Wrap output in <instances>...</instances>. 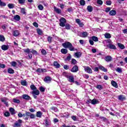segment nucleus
<instances>
[{"label":"nucleus","instance_id":"nucleus-26","mask_svg":"<svg viewBox=\"0 0 127 127\" xmlns=\"http://www.w3.org/2000/svg\"><path fill=\"white\" fill-rule=\"evenodd\" d=\"M8 73L9 74H14V70L11 68H9L7 70Z\"/></svg>","mask_w":127,"mask_h":127},{"label":"nucleus","instance_id":"nucleus-10","mask_svg":"<svg viewBox=\"0 0 127 127\" xmlns=\"http://www.w3.org/2000/svg\"><path fill=\"white\" fill-rule=\"evenodd\" d=\"M74 56L76 58H80V57L82 56V53L79 52H77L74 54Z\"/></svg>","mask_w":127,"mask_h":127},{"label":"nucleus","instance_id":"nucleus-24","mask_svg":"<svg viewBox=\"0 0 127 127\" xmlns=\"http://www.w3.org/2000/svg\"><path fill=\"white\" fill-rule=\"evenodd\" d=\"M9 112L11 115H15V110L12 108H9Z\"/></svg>","mask_w":127,"mask_h":127},{"label":"nucleus","instance_id":"nucleus-61","mask_svg":"<svg viewBox=\"0 0 127 127\" xmlns=\"http://www.w3.org/2000/svg\"><path fill=\"white\" fill-rule=\"evenodd\" d=\"M35 117V115L31 113V114L30 115V119H34Z\"/></svg>","mask_w":127,"mask_h":127},{"label":"nucleus","instance_id":"nucleus-42","mask_svg":"<svg viewBox=\"0 0 127 127\" xmlns=\"http://www.w3.org/2000/svg\"><path fill=\"white\" fill-rule=\"evenodd\" d=\"M7 6L9 8H13L14 7V4L13 3H9Z\"/></svg>","mask_w":127,"mask_h":127},{"label":"nucleus","instance_id":"nucleus-16","mask_svg":"<svg viewBox=\"0 0 127 127\" xmlns=\"http://www.w3.org/2000/svg\"><path fill=\"white\" fill-rule=\"evenodd\" d=\"M1 48L2 50L5 51L6 50H7L8 48H9V46L8 45H3L1 46Z\"/></svg>","mask_w":127,"mask_h":127},{"label":"nucleus","instance_id":"nucleus-28","mask_svg":"<svg viewBox=\"0 0 127 127\" xmlns=\"http://www.w3.org/2000/svg\"><path fill=\"white\" fill-rule=\"evenodd\" d=\"M13 35L14 36H18V35H19V31H18V30L14 31Z\"/></svg>","mask_w":127,"mask_h":127},{"label":"nucleus","instance_id":"nucleus-5","mask_svg":"<svg viewBox=\"0 0 127 127\" xmlns=\"http://www.w3.org/2000/svg\"><path fill=\"white\" fill-rule=\"evenodd\" d=\"M84 70L85 72H87V73H88L89 74H92L93 72L92 69L89 66H85Z\"/></svg>","mask_w":127,"mask_h":127},{"label":"nucleus","instance_id":"nucleus-27","mask_svg":"<svg viewBox=\"0 0 127 127\" xmlns=\"http://www.w3.org/2000/svg\"><path fill=\"white\" fill-rule=\"evenodd\" d=\"M37 32L39 35H42V34H43V31L39 28L37 29Z\"/></svg>","mask_w":127,"mask_h":127},{"label":"nucleus","instance_id":"nucleus-37","mask_svg":"<svg viewBox=\"0 0 127 127\" xmlns=\"http://www.w3.org/2000/svg\"><path fill=\"white\" fill-rule=\"evenodd\" d=\"M118 45L119 46V48L121 49H125V46L121 43H118Z\"/></svg>","mask_w":127,"mask_h":127},{"label":"nucleus","instance_id":"nucleus-20","mask_svg":"<svg viewBox=\"0 0 127 127\" xmlns=\"http://www.w3.org/2000/svg\"><path fill=\"white\" fill-rule=\"evenodd\" d=\"M54 10L57 13H58V14H60V13L62 12L61 9L56 7H54Z\"/></svg>","mask_w":127,"mask_h":127},{"label":"nucleus","instance_id":"nucleus-13","mask_svg":"<svg viewBox=\"0 0 127 127\" xmlns=\"http://www.w3.org/2000/svg\"><path fill=\"white\" fill-rule=\"evenodd\" d=\"M32 95H36V96H38L39 94H40V92L39 90L35 89L32 91Z\"/></svg>","mask_w":127,"mask_h":127},{"label":"nucleus","instance_id":"nucleus-55","mask_svg":"<svg viewBox=\"0 0 127 127\" xmlns=\"http://www.w3.org/2000/svg\"><path fill=\"white\" fill-rule=\"evenodd\" d=\"M63 75V76H64V77H65L67 78H68V77L69 76V74H68V73H66V72H64Z\"/></svg>","mask_w":127,"mask_h":127},{"label":"nucleus","instance_id":"nucleus-64","mask_svg":"<svg viewBox=\"0 0 127 127\" xmlns=\"http://www.w3.org/2000/svg\"><path fill=\"white\" fill-rule=\"evenodd\" d=\"M89 42L91 45H94V41H93V40H89Z\"/></svg>","mask_w":127,"mask_h":127},{"label":"nucleus","instance_id":"nucleus-52","mask_svg":"<svg viewBox=\"0 0 127 127\" xmlns=\"http://www.w3.org/2000/svg\"><path fill=\"white\" fill-rule=\"evenodd\" d=\"M5 40V38H4V37L3 36H0V41H2V42H3Z\"/></svg>","mask_w":127,"mask_h":127},{"label":"nucleus","instance_id":"nucleus-45","mask_svg":"<svg viewBox=\"0 0 127 127\" xmlns=\"http://www.w3.org/2000/svg\"><path fill=\"white\" fill-rule=\"evenodd\" d=\"M64 26L65 27V29L69 30L71 28V26L68 23L66 24Z\"/></svg>","mask_w":127,"mask_h":127},{"label":"nucleus","instance_id":"nucleus-47","mask_svg":"<svg viewBox=\"0 0 127 127\" xmlns=\"http://www.w3.org/2000/svg\"><path fill=\"white\" fill-rule=\"evenodd\" d=\"M51 110H52V111H54V112H58V108H57V107H51Z\"/></svg>","mask_w":127,"mask_h":127},{"label":"nucleus","instance_id":"nucleus-8","mask_svg":"<svg viewBox=\"0 0 127 127\" xmlns=\"http://www.w3.org/2000/svg\"><path fill=\"white\" fill-rule=\"evenodd\" d=\"M75 22L77 23L78 25H79L80 27H83V26H84V24L80 21V19H76L75 20Z\"/></svg>","mask_w":127,"mask_h":127},{"label":"nucleus","instance_id":"nucleus-39","mask_svg":"<svg viewBox=\"0 0 127 127\" xmlns=\"http://www.w3.org/2000/svg\"><path fill=\"white\" fill-rule=\"evenodd\" d=\"M53 38L51 36L48 37L47 40L49 43H51L52 42Z\"/></svg>","mask_w":127,"mask_h":127},{"label":"nucleus","instance_id":"nucleus-18","mask_svg":"<svg viewBox=\"0 0 127 127\" xmlns=\"http://www.w3.org/2000/svg\"><path fill=\"white\" fill-rule=\"evenodd\" d=\"M99 68L100 69V70L103 71V72H107L108 71V69L107 68H105V67H104L102 65H99Z\"/></svg>","mask_w":127,"mask_h":127},{"label":"nucleus","instance_id":"nucleus-51","mask_svg":"<svg viewBox=\"0 0 127 127\" xmlns=\"http://www.w3.org/2000/svg\"><path fill=\"white\" fill-rule=\"evenodd\" d=\"M0 5L1 6H5V5H6V3L1 1V0H0Z\"/></svg>","mask_w":127,"mask_h":127},{"label":"nucleus","instance_id":"nucleus-14","mask_svg":"<svg viewBox=\"0 0 127 127\" xmlns=\"http://www.w3.org/2000/svg\"><path fill=\"white\" fill-rule=\"evenodd\" d=\"M19 9L21 10L20 12L21 13H22V14H24L25 15H26V9H25V8L19 7Z\"/></svg>","mask_w":127,"mask_h":127},{"label":"nucleus","instance_id":"nucleus-23","mask_svg":"<svg viewBox=\"0 0 127 127\" xmlns=\"http://www.w3.org/2000/svg\"><path fill=\"white\" fill-rule=\"evenodd\" d=\"M36 71L37 72H39L40 73H44L45 72H46V69L42 68H38Z\"/></svg>","mask_w":127,"mask_h":127},{"label":"nucleus","instance_id":"nucleus-3","mask_svg":"<svg viewBox=\"0 0 127 127\" xmlns=\"http://www.w3.org/2000/svg\"><path fill=\"white\" fill-rule=\"evenodd\" d=\"M66 22H67V20H66V19H65L63 17H62L60 19V25L62 27H64V26H65Z\"/></svg>","mask_w":127,"mask_h":127},{"label":"nucleus","instance_id":"nucleus-44","mask_svg":"<svg viewBox=\"0 0 127 127\" xmlns=\"http://www.w3.org/2000/svg\"><path fill=\"white\" fill-rule=\"evenodd\" d=\"M116 71L118 72V73H122V72H123V68L117 67V68L116 69Z\"/></svg>","mask_w":127,"mask_h":127},{"label":"nucleus","instance_id":"nucleus-2","mask_svg":"<svg viewBox=\"0 0 127 127\" xmlns=\"http://www.w3.org/2000/svg\"><path fill=\"white\" fill-rule=\"evenodd\" d=\"M23 51L25 53H27V54H29V53H32V54H34L35 55H37V54H38L37 51L35 50L29 49V48L23 49Z\"/></svg>","mask_w":127,"mask_h":127},{"label":"nucleus","instance_id":"nucleus-50","mask_svg":"<svg viewBox=\"0 0 127 127\" xmlns=\"http://www.w3.org/2000/svg\"><path fill=\"white\" fill-rule=\"evenodd\" d=\"M11 66H12V67H15V66H16V65H17V63L15 62H12L11 63Z\"/></svg>","mask_w":127,"mask_h":127},{"label":"nucleus","instance_id":"nucleus-40","mask_svg":"<svg viewBox=\"0 0 127 127\" xmlns=\"http://www.w3.org/2000/svg\"><path fill=\"white\" fill-rule=\"evenodd\" d=\"M38 9H39V10H43L44 7L43 6V5H42L41 4H39L38 6Z\"/></svg>","mask_w":127,"mask_h":127},{"label":"nucleus","instance_id":"nucleus-12","mask_svg":"<svg viewBox=\"0 0 127 127\" xmlns=\"http://www.w3.org/2000/svg\"><path fill=\"white\" fill-rule=\"evenodd\" d=\"M68 82H70L71 83H73L74 82V77L73 75H69L68 77H67Z\"/></svg>","mask_w":127,"mask_h":127},{"label":"nucleus","instance_id":"nucleus-53","mask_svg":"<svg viewBox=\"0 0 127 127\" xmlns=\"http://www.w3.org/2000/svg\"><path fill=\"white\" fill-rule=\"evenodd\" d=\"M27 59L28 60L32 59V54H30V53L28 54V57H27Z\"/></svg>","mask_w":127,"mask_h":127},{"label":"nucleus","instance_id":"nucleus-58","mask_svg":"<svg viewBox=\"0 0 127 127\" xmlns=\"http://www.w3.org/2000/svg\"><path fill=\"white\" fill-rule=\"evenodd\" d=\"M40 91L41 92H45V88H44L43 87L41 86L40 87Z\"/></svg>","mask_w":127,"mask_h":127},{"label":"nucleus","instance_id":"nucleus-6","mask_svg":"<svg viewBox=\"0 0 127 127\" xmlns=\"http://www.w3.org/2000/svg\"><path fill=\"white\" fill-rule=\"evenodd\" d=\"M107 47L110 49H113L114 50H116V49H117L116 46L113 44H109L107 45Z\"/></svg>","mask_w":127,"mask_h":127},{"label":"nucleus","instance_id":"nucleus-46","mask_svg":"<svg viewBox=\"0 0 127 127\" xmlns=\"http://www.w3.org/2000/svg\"><path fill=\"white\" fill-rule=\"evenodd\" d=\"M80 5H85V4L86 3V1H85L84 0H81L79 1Z\"/></svg>","mask_w":127,"mask_h":127},{"label":"nucleus","instance_id":"nucleus-35","mask_svg":"<svg viewBox=\"0 0 127 127\" xmlns=\"http://www.w3.org/2000/svg\"><path fill=\"white\" fill-rule=\"evenodd\" d=\"M61 52H62L63 54H67V52H68V51L66 49H62L61 50Z\"/></svg>","mask_w":127,"mask_h":127},{"label":"nucleus","instance_id":"nucleus-9","mask_svg":"<svg viewBox=\"0 0 127 127\" xmlns=\"http://www.w3.org/2000/svg\"><path fill=\"white\" fill-rule=\"evenodd\" d=\"M22 98L24 99V100H26V101H29L30 99V96H29L27 94H23L22 96Z\"/></svg>","mask_w":127,"mask_h":127},{"label":"nucleus","instance_id":"nucleus-7","mask_svg":"<svg viewBox=\"0 0 127 127\" xmlns=\"http://www.w3.org/2000/svg\"><path fill=\"white\" fill-rule=\"evenodd\" d=\"M78 70H79V67L77 65H74L72 68L71 69V71L73 73H76V72H78Z\"/></svg>","mask_w":127,"mask_h":127},{"label":"nucleus","instance_id":"nucleus-63","mask_svg":"<svg viewBox=\"0 0 127 127\" xmlns=\"http://www.w3.org/2000/svg\"><path fill=\"white\" fill-rule=\"evenodd\" d=\"M2 102L4 103L5 106H6L7 107H8V103H7V102L5 101V100H2Z\"/></svg>","mask_w":127,"mask_h":127},{"label":"nucleus","instance_id":"nucleus-19","mask_svg":"<svg viewBox=\"0 0 127 127\" xmlns=\"http://www.w3.org/2000/svg\"><path fill=\"white\" fill-rule=\"evenodd\" d=\"M44 81L46 83H50V82H51V78L49 76L46 77L44 79Z\"/></svg>","mask_w":127,"mask_h":127},{"label":"nucleus","instance_id":"nucleus-49","mask_svg":"<svg viewBox=\"0 0 127 127\" xmlns=\"http://www.w3.org/2000/svg\"><path fill=\"white\" fill-rule=\"evenodd\" d=\"M96 88L98 90H103V86L102 85H97Z\"/></svg>","mask_w":127,"mask_h":127},{"label":"nucleus","instance_id":"nucleus-59","mask_svg":"<svg viewBox=\"0 0 127 127\" xmlns=\"http://www.w3.org/2000/svg\"><path fill=\"white\" fill-rule=\"evenodd\" d=\"M41 53L42 54H43V55H46V51H45V50H42Z\"/></svg>","mask_w":127,"mask_h":127},{"label":"nucleus","instance_id":"nucleus-57","mask_svg":"<svg viewBox=\"0 0 127 127\" xmlns=\"http://www.w3.org/2000/svg\"><path fill=\"white\" fill-rule=\"evenodd\" d=\"M97 2L98 4H100L101 5L103 4V1H102V0H97Z\"/></svg>","mask_w":127,"mask_h":127},{"label":"nucleus","instance_id":"nucleus-62","mask_svg":"<svg viewBox=\"0 0 127 127\" xmlns=\"http://www.w3.org/2000/svg\"><path fill=\"white\" fill-rule=\"evenodd\" d=\"M71 59V55H69L66 58V60L69 61Z\"/></svg>","mask_w":127,"mask_h":127},{"label":"nucleus","instance_id":"nucleus-11","mask_svg":"<svg viewBox=\"0 0 127 127\" xmlns=\"http://www.w3.org/2000/svg\"><path fill=\"white\" fill-rule=\"evenodd\" d=\"M118 100L119 101H125L126 100V96L123 95H120L118 96Z\"/></svg>","mask_w":127,"mask_h":127},{"label":"nucleus","instance_id":"nucleus-29","mask_svg":"<svg viewBox=\"0 0 127 127\" xmlns=\"http://www.w3.org/2000/svg\"><path fill=\"white\" fill-rule=\"evenodd\" d=\"M91 39L92 40H93V41H95V42H97V41H99V39H98V37L96 36H92L91 37Z\"/></svg>","mask_w":127,"mask_h":127},{"label":"nucleus","instance_id":"nucleus-21","mask_svg":"<svg viewBox=\"0 0 127 127\" xmlns=\"http://www.w3.org/2000/svg\"><path fill=\"white\" fill-rule=\"evenodd\" d=\"M111 84L113 87H115V88H118L119 86H118V83L114 80H112L111 81Z\"/></svg>","mask_w":127,"mask_h":127},{"label":"nucleus","instance_id":"nucleus-15","mask_svg":"<svg viewBox=\"0 0 127 127\" xmlns=\"http://www.w3.org/2000/svg\"><path fill=\"white\" fill-rule=\"evenodd\" d=\"M99 103H100V102H99V100L96 99H94L92 100V101H91L92 105H97V104H99Z\"/></svg>","mask_w":127,"mask_h":127},{"label":"nucleus","instance_id":"nucleus-54","mask_svg":"<svg viewBox=\"0 0 127 127\" xmlns=\"http://www.w3.org/2000/svg\"><path fill=\"white\" fill-rule=\"evenodd\" d=\"M4 116L5 117H9L10 116V114L8 112H6L4 113Z\"/></svg>","mask_w":127,"mask_h":127},{"label":"nucleus","instance_id":"nucleus-1","mask_svg":"<svg viewBox=\"0 0 127 127\" xmlns=\"http://www.w3.org/2000/svg\"><path fill=\"white\" fill-rule=\"evenodd\" d=\"M62 46L64 48H68L70 51H75V50L77 51V49H75V48H74V47L73 46V45H72V44H71V43H70L69 42H65L64 43L62 44Z\"/></svg>","mask_w":127,"mask_h":127},{"label":"nucleus","instance_id":"nucleus-60","mask_svg":"<svg viewBox=\"0 0 127 127\" xmlns=\"http://www.w3.org/2000/svg\"><path fill=\"white\" fill-rule=\"evenodd\" d=\"M25 114H26V117H30V115H31V113L27 112L25 113Z\"/></svg>","mask_w":127,"mask_h":127},{"label":"nucleus","instance_id":"nucleus-4","mask_svg":"<svg viewBox=\"0 0 127 127\" xmlns=\"http://www.w3.org/2000/svg\"><path fill=\"white\" fill-rule=\"evenodd\" d=\"M22 124V120L19 119L18 121L14 123L13 127H21Z\"/></svg>","mask_w":127,"mask_h":127},{"label":"nucleus","instance_id":"nucleus-31","mask_svg":"<svg viewBox=\"0 0 127 127\" xmlns=\"http://www.w3.org/2000/svg\"><path fill=\"white\" fill-rule=\"evenodd\" d=\"M105 60L107 62H110V61H112V58L111 56H107L105 57Z\"/></svg>","mask_w":127,"mask_h":127},{"label":"nucleus","instance_id":"nucleus-38","mask_svg":"<svg viewBox=\"0 0 127 127\" xmlns=\"http://www.w3.org/2000/svg\"><path fill=\"white\" fill-rule=\"evenodd\" d=\"M51 123L50 122H48V120H46L45 121V126L46 127H49V126H51Z\"/></svg>","mask_w":127,"mask_h":127},{"label":"nucleus","instance_id":"nucleus-43","mask_svg":"<svg viewBox=\"0 0 127 127\" xmlns=\"http://www.w3.org/2000/svg\"><path fill=\"white\" fill-rule=\"evenodd\" d=\"M30 89H31L33 91L37 89V88L35 87V85L33 84L30 85Z\"/></svg>","mask_w":127,"mask_h":127},{"label":"nucleus","instance_id":"nucleus-56","mask_svg":"<svg viewBox=\"0 0 127 127\" xmlns=\"http://www.w3.org/2000/svg\"><path fill=\"white\" fill-rule=\"evenodd\" d=\"M19 3L22 4L25 2V0H18Z\"/></svg>","mask_w":127,"mask_h":127},{"label":"nucleus","instance_id":"nucleus-32","mask_svg":"<svg viewBox=\"0 0 127 127\" xmlns=\"http://www.w3.org/2000/svg\"><path fill=\"white\" fill-rule=\"evenodd\" d=\"M104 36L105 37V38H107V39H110L111 38V37H112V36H111V34L110 33H105L104 34Z\"/></svg>","mask_w":127,"mask_h":127},{"label":"nucleus","instance_id":"nucleus-30","mask_svg":"<svg viewBox=\"0 0 127 127\" xmlns=\"http://www.w3.org/2000/svg\"><path fill=\"white\" fill-rule=\"evenodd\" d=\"M87 10L89 12H92L93 11V7L91 5H88L87 6Z\"/></svg>","mask_w":127,"mask_h":127},{"label":"nucleus","instance_id":"nucleus-41","mask_svg":"<svg viewBox=\"0 0 127 127\" xmlns=\"http://www.w3.org/2000/svg\"><path fill=\"white\" fill-rule=\"evenodd\" d=\"M13 103H16V104H19V103H20V101L19 100L15 98L13 99Z\"/></svg>","mask_w":127,"mask_h":127},{"label":"nucleus","instance_id":"nucleus-36","mask_svg":"<svg viewBox=\"0 0 127 127\" xmlns=\"http://www.w3.org/2000/svg\"><path fill=\"white\" fill-rule=\"evenodd\" d=\"M21 84L22 86H26V85H27V82L25 80H21Z\"/></svg>","mask_w":127,"mask_h":127},{"label":"nucleus","instance_id":"nucleus-48","mask_svg":"<svg viewBox=\"0 0 127 127\" xmlns=\"http://www.w3.org/2000/svg\"><path fill=\"white\" fill-rule=\"evenodd\" d=\"M71 64L73 65H76V64H77V61L74 59H72L71 60Z\"/></svg>","mask_w":127,"mask_h":127},{"label":"nucleus","instance_id":"nucleus-33","mask_svg":"<svg viewBox=\"0 0 127 127\" xmlns=\"http://www.w3.org/2000/svg\"><path fill=\"white\" fill-rule=\"evenodd\" d=\"M36 116L37 118H41V117H42V113L40 111H38L37 112Z\"/></svg>","mask_w":127,"mask_h":127},{"label":"nucleus","instance_id":"nucleus-25","mask_svg":"<svg viewBox=\"0 0 127 127\" xmlns=\"http://www.w3.org/2000/svg\"><path fill=\"white\" fill-rule=\"evenodd\" d=\"M109 14H110V15H112V16L116 15V14H117V11H116L115 10H112L110 11Z\"/></svg>","mask_w":127,"mask_h":127},{"label":"nucleus","instance_id":"nucleus-17","mask_svg":"<svg viewBox=\"0 0 127 127\" xmlns=\"http://www.w3.org/2000/svg\"><path fill=\"white\" fill-rule=\"evenodd\" d=\"M87 36H88V32H83L80 34L81 37H83L85 38L87 37Z\"/></svg>","mask_w":127,"mask_h":127},{"label":"nucleus","instance_id":"nucleus-34","mask_svg":"<svg viewBox=\"0 0 127 127\" xmlns=\"http://www.w3.org/2000/svg\"><path fill=\"white\" fill-rule=\"evenodd\" d=\"M54 66H55L56 68H59V67H60V64H58V62H54Z\"/></svg>","mask_w":127,"mask_h":127},{"label":"nucleus","instance_id":"nucleus-22","mask_svg":"<svg viewBox=\"0 0 127 127\" xmlns=\"http://www.w3.org/2000/svg\"><path fill=\"white\" fill-rule=\"evenodd\" d=\"M13 18L14 20H16V21H19V20H20V16L18 15H14Z\"/></svg>","mask_w":127,"mask_h":127}]
</instances>
